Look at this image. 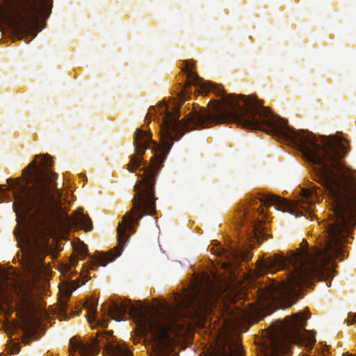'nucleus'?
<instances>
[{
	"label": "nucleus",
	"instance_id": "f257e3e1",
	"mask_svg": "<svg viewBox=\"0 0 356 356\" xmlns=\"http://www.w3.org/2000/svg\"><path fill=\"white\" fill-rule=\"evenodd\" d=\"M230 121L290 140L313 164L314 179L321 185V188L302 189L299 199L293 202L273 195H263L259 197L261 204L282 211H291L296 216L308 214L312 217V211L324 192L332 207V213L325 225L326 237L321 248L309 250L305 243L289 258L275 254L257 263L258 274L275 273L285 268L287 270L282 282L271 281L258 291L259 305L250 315L266 316L279 306L284 308L294 304L302 287L313 276L327 279L334 273V259L341 260L345 256L346 243L356 224L355 172L341 161L347 153L346 141L335 136L317 138L312 133L294 130L253 97L223 95L220 101L209 103V110L200 108L191 112L183 121V131Z\"/></svg>",
	"mask_w": 356,
	"mask_h": 356
},
{
	"label": "nucleus",
	"instance_id": "f03ea898",
	"mask_svg": "<svg viewBox=\"0 0 356 356\" xmlns=\"http://www.w3.org/2000/svg\"><path fill=\"white\" fill-rule=\"evenodd\" d=\"M221 289L206 274L196 276L191 288L175 296V305L160 302L156 307H146L141 302L133 304L130 300L113 302L108 308L110 316L116 321L124 320L129 313L139 319L145 340L149 339V356H178L175 351V340L171 336L186 333L190 325L188 320L198 325H203L213 309H216Z\"/></svg>",
	"mask_w": 356,
	"mask_h": 356
},
{
	"label": "nucleus",
	"instance_id": "7ed1b4c3",
	"mask_svg": "<svg viewBox=\"0 0 356 356\" xmlns=\"http://www.w3.org/2000/svg\"><path fill=\"white\" fill-rule=\"evenodd\" d=\"M6 3L2 22L19 38H35L44 27L52 8L51 0H6Z\"/></svg>",
	"mask_w": 356,
	"mask_h": 356
},
{
	"label": "nucleus",
	"instance_id": "20e7f679",
	"mask_svg": "<svg viewBox=\"0 0 356 356\" xmlns=\"http://www.w3.org/2000/svg\"><path fill=\"white\" fill-rule=\"evenodd\" d=\"M306 321L304 314L299 312L276 323L275 332L279 336L278 339L273 337L270 340V356H281L286 353L288 343H298L311 349L316 342L315 333L305 330L301 331Z\"/></svg>",
	"mask_w": 356,
	"mask_h": 356
},
{
	"label": "nucleus",
	"instance_id": "39448f33",
	"mask_svg": "<svg viewBox=\"0 0 356 356\" xmlns=\"http://www.w3.org/2000/svg\"><path fill=\"white\" fill-rule=\"evenodd\" d=\"M229 320L234 321V324L238 323L239 321L236 316H232ZM228 321L229 319L223 318L218 327V356H241L242 349L238 337L232 334V325Z\"/></svg>",
	"mask_w": 356,
	"mask_h": 356
},
{
	"label": "nucleus",
	"instance_id": "423d86ee",
	"mask_svg": "<svg viewBox=\"0 0 356 356\" xmlns=\"http://www.w3.org/2000/svg\"><path fill=\"white\" fill-rule=\"evenodd\" d=\"M69 351L71 356H95L98 348L96 342L88 343L73 337L70 341Z\"/></svg>",
	"mask_w": 356,
	"mask_h": 356
},
{
	"label": "nucleus",
	"instance_id": "0eeeda50",
	"mask_svg": "<svg viewBox=\"0 0 356 356\" xmlns=\"http://www.w3.org/2000/svg\"><path fill=\"white\" fill-rule=\"evenodd\" d=\"M186 72L188 84L193 85L198 92L206 95L213 89V86L210 82L200 78L195 72L192 71L189 66H187Z\"/></svg>",
	"mask_w": 356,
	"mask_h": 356
},
{
	"label": "nucleus",
	"instance_id": "6e6552de",
	"mask_svg": "<svg viewBox=\"0 0 356 356\" xmlns=\"http://www.w3.org/2000/svg\"><path fill=\"white\" fill-rule=\"evenodd\" d=\"M226 257H227L229 261L222 264V268L231 271L234 270L236 266L238 264V259H246V256L243 252L233 249L230 250V251L227 253Z\"/></svg>",
	"mask_w": 356,
	"mask_h": 356
},
{
	"label": "nucleus",
	"instance_id": "1a4fd4ad",
	"mask_svg": "<svg viewBox=\"0 0 356 356\" xmlns=\"http://www.w3.org/2000/svg\"><path fill=\"white\" fill-rule=\"evenodd\" d=\"M97 303L92 300H88L85 303V307L88 311V321L90 323L91 326L93 327V322L97 325H99L102 327H106V323L104 320L97 319Z\"/></svg>",
	"mask_w": 356,
	"mask_h": 356
},
{
	"label": "nucleus",
	"instance_id": "9d476101",
	"mask_svg": "<svg viewBox=\"0 0 356 356\" xmlns=\"http://www.w3.org/2000/svg\"><path fill=\"white\" fill-rule=\"evenodd\" d=\"M104 350L113 356H131L130 351L126 347L111 342L105 345Z\"/></svg>",
	"mask_w": 356,
	"mask_h": 356
},
{
	"label": "nucleus",
	"instance_id": "9b49d317",
	"mask_svg": "<svg viewBox=\"0 0 356 356\" xmlns=\"http://www.w3.org/2000/svg\"><path fill=\"white\" fill-rule=\"evenodd\" d=\"M79 286L78 279L74 280H70L68 279L66 283L59 286V292L64 296H70Z\"/></svg>",
	"mask_w": 356,
	"mask_h": 356
},
{
	"label": "nucleus",
	"instance_id": "f8f14e48",
	"mask_svg": "<svg viewBox=\"0 0 356 356\" xmlns=\"http://www.w3.org/2000/svg\"><path fill=\"white\" fill-rule=\"evenodd\" d=\"M83 258V256H82L81 259H76L75 257L71 258L70 264L65 268V273L67 274V277L72 274V268L77 265L79 259L82 260Z\"/></svg>",
	"mask_w": 356,
	"mask_h": 356
},
{
	"label": "nucleus",
	"instance_id": "ddd939ff",
	"mask_svg": "<svg viewBox=\"0 0 356 356\" xmlns=\"http://www.w3.org/2000/svg\"><path fill=\"white\" fill-rule=\"evenodd\" d=\"M75 250L81 254H86L88 251V246L83 242H79L75 246Z\"/></svg>",
	"mask_w": 356,
	"mask_h": 356
},
{
	"label": "nucleus",
	"instance_id": "4468645a",
	"mask_svg": "<svg viewBox=\"0 0 356 356\" xmlns=\"http://www.w3.org/2000/svg\"><path fill=\"white\" fill-rule=\"evenodd\" d=\"M347 321L348 323H356V314H351L350 313L348 314Z\"/></svg>",
	"mask_w": 356,
	"mask_h": 356
},
{
	"label": "nucleus",
	"instance_id": "2eb2a0df",
	"mask_svg": "<svg viewBox=\"0 0 356 356\" xmlns=\"http://www.w3.org/2000/svg\"><path fill=\"white\" fill-rule=\"evenodd\" d=\"M88 282V280H86L85 281H82V284H84L85 282Z\"/></svg>",
	"mask_w": 356,
	"mask_h": 356
},
{
	"label": "nucleus",
	"instance_id": "dca6fc26",
	"mask_svg": "<svg viewBox=\"0 0 356 356\" xmlns=\"http://www.w3.org/2000/svg\"><path fill=\"white\" fill-rule=\"evenodd\" d=\"M18 350H19V348H18V347L16 346V350H15V351L17 352V351H18Z\"/></svg>",
	"mask_w": 356,
	"mask_h": 356
},
{
	"label": "nucleus",
	"instance_id": "f3484780",
	"mask_svg": "<svg viewBox=\"0 0 356 356\" xmlns=\"http://www.w3.org/2000/svg\"><path fill=\"white\" fill-rule=\"evenodd\" d=\"M151 114H152V111H149L148 113V115H151Z\"/></svg>",
	"mask_w": 356,
	"mask_h": 356
}]
</instances>
